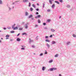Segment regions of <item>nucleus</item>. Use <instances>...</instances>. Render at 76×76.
Wrapping results in <instances>:
<instances>
[{
	"mask_svg": "<svg viewBox=\"0 0 76 76\" xmlns=\"http://www.w3.org/2000/svg\"><path fill=\"white\" fill-rule=\"evenodd\" d=\"M34 42V40H31V39H29V41H28V42L29 44H31V42Z\"/></svg>",
	"mask_w": 76,
	"mask_h": 76,
	"instance_id": "f257e3e1",
	"label": "nucleus"
},
{
	"mask_svg": "<svg viewBox=\"0 0 76 76\" xmlns=\"http://www.w3.org/2000/svg\"><path fill=\"white\" fill-rule=\"evenodd\" d=\"M28 23H27L25 24L24 26L25 29H28Z\"/></svg>",
	"mask_w": 76,
	"mask_h": 76,
	"instance_id": "f03ea898",
	"label": "nucleus"
},
{
	"mask_svg": "<svg viewBox=\"0 0 76 76\" xmlns=\"http://www.w3.org/2000/svg\"><path fill=\"white\" fill-rule=\"evenodd\" d=\"M41 17V15H38L36 16V17H35V18L36 19H37L38 18H39Z\"/></svg>",
	"mask_w": 76,
	"mask_h": 76,
	"instance_id": "7ed1b4c3",
	"label": "nucleus"
},
{
	"mask_svg": "<svg viewBox=\"0 0 76 76\" xmlns=\"http://www.w3.org/2000/svg\"><path fill=\"white\" fill-rule=\"evenodd\" d=\"M54 70V68H50L48 69V71H53Z\"/></svg>",
	"mask_w": 76,
	"mask_h": 76,
	"instance_id": "20e7f679",
	"label": "nucleus"
},
{
	"mask_svg": "<svg viewBox=\"0 0 76 76\" xmlns=\"http://www.w3.org/2000/svg\"><path fill=\"white\" fill-rule=\"evenodd\" d=\"M56 43V42L54 41H52L51 42V44H55Z\"/></svg>",
	"mask_w": 76,
	"mask_h": 76,
	"instance_id": "39448f33",
	"label": "nucleus"
},
{
	"mask_svg": "<svg viewBox=\"0 0 76 76\" xmlns=\"http://www.w3.org/2000/svg\"><path fill=\"white\" fill-rule=\"evenodd\" d=\"M66 7L67 8L69 9V8H70V5L68 4L66 5Z\"/></svg>",
	"mask_w": 76,
	"mask_h": 76,
	"instance_id": "423d86ee",
	"label": "nucleus"
},
{
	"mask_svg": "<svg viewBox=\"0 0 76 76\" xmlns=\"http://www.w3.org/2000/svg\"><path fill=\"white\" fill-rule=\"evenodd\" d=\"M13 29L14 30H17L18 29V27H15Z\"/></svg>",
	"mask_w": 76,
	"mask_h": 76,
	"instance_id": "0eeeda50",
	"label": "nucleus"
},
{
	"mask_svg": "<svg viewBox=\"0 0 76 76\" xmlns=\"http://www.w3.org/2000/svg\"><path fill=\"white\" fill-rule=\"evenodd\" d=\"M45 69H46L45 67H44V66H43V67H42V70H43V71H44V70H45Z\"/></svg>",
	"mask_w": 76,
	"mask_h": 76,
	"instance_id": "6e6552de",
	"label": "nucleus"
},
{
	"mask_svg": "<svg viewBox=\"0 0 76 76\" xmlns=\"http://www.w3.org/2000/svg\"><path fill=\"white\" fill-rule=\"evenodd\" d=\"M29 15V13L27 12H26L25 13V16H28Z\"/></svg>",
	"mask_w": 76,
	"mask_h": 76,
	"instance_id": "1a4fd4ad",
	"label": "nucleus"
},
{
	"mask_svg": "<svg viewBox=\"0 0 76 76\" xmlns=\"http://www.w3.org/2000/svg\"><path fill=\"white\" fill-rule=\"evenodd\" d=\"M54 7H55V4H53L52 6V8L53 9H54Z\"/></svg>",
	"mask_w": 76,
	"mask_h": 76,
	"instance_id": "9d476101",
	"label": "nucleus"
},
{
	"mask_svg": "<svg viewBox=\"0 0 76 76\" xmlns=\"http://www.w3.org/2000/svg\"><path fill=\"white\" fill-rule=\"evenodd\" d=\"M46 45H47V47H48V48H50V45H49V44H48V43L46 44Z\"/></svg>",
	"mask_w": 76,
	"mask_h": 76,
	"instance_id": "9b49d317",
	"label": "nucleus"
},
{
	"mask_svg": "<svg viewBox=\"0 0 76 76\" xmlns=\"http://www.w3.org/2000/svg\"><path fill=\"white\" fill-rule=\"evenodd\" d=\"M17 41H20L21 39H20L19 38H17V39H16Z\"/></svg>",
	"mask_w": 76,
	"mask_h": 76,
	"instance_id": "f8f14e48",
	"label": "nucleus"
},
{
	"mask_svg": "<svg viewBox=\"0 0 76 76\" xmlns=\"http://www.w3.org/2000/svg\"><path fill=\"white\" fill-rule=\"evenodd\" d=\"M23 1L24 3H26V2H28V0H23Z\"/></svg>",
	"mask_w": 76,
	"mask_h": 76,
	"instance_id": "ddd939ff",
	"label": "nucleus"
},
{
	"mask_svg": "<svg viewBox=\"0 0 76 76\" xmlns=\"http://www.w3.org/2000/svg\"><path fill=\"white\" fill-rule=\"evenodd\" d=\"M55 2V3H57L58 4H60V3L58 1H56Z\"/></svg>",
	"mask_w": 76,
	"mask_h": 76,
	"instance_id": "4468645a",
	"label": "nucleus"
},
{
	"mask_svg": "<svg viewBox=\"0 0 76 76\" xmlns=\"http://www.w3.org/2000/svg\"><path fill=\"white\" fill-rule=\"evenodd\" d=\"M51 32H54L55 31V30H54L53 29H51Z\"/></svg>",
	"mask_w": 76,
	"mask_h": 76,
	"instance_id": "2eb2a0df",
	"label": "nucleus"
},
{
	"mask_svg": "<svg viewBox=\"0 0 76 76\" xmlns=\"http://www.w3.org/2000/svg\"><path fill=\"white\" fill-rule=\"evenodd\" d=\"M45 2H44L43 3V8H44V7H45Z\"/></svg>",
	"mask_w": 76,
	"mask_h": 76,
	"instance_id": "dca6fc26",
	"label": "nucleus"
},
{
	"mask_svg": "<svg viewBox=\"0 0 76 76\" xmlns=\"http://www.w3.org/2000/svg\"><path fill=\"white\" fill-rule=\"evenodd\" d=\"M0 4H3V1L1 0H0Z\"/></svg>",
	"mask_w": 76,
	"mask_h": 76,
	"instance_id": "f3484780",
	"label": "nucleus"
},
{
	"mask_svg": "<svg viewBox=\"0 0 76 76\" xmlns=\"http://www.w3.org/2000/svg\"><path fill=\"white\" fill-rule=\"evenodd\" d=\"M32 17H33V16L31 15L28 16V18L29 19L31 18H32Z\"/></svg>",
	"mask_w": 76,
	"mask_h": 76,
	"instance_id": "a211bd4d",
	"label": "nucleus"
},
{
	"mask_svg": "<svg viewBox=\"0 0 76 76\" xmlns=\"http://www.w3.org/2000/svg\"><path fill=\"white\" fill-rule=\"evenodd\" d=\"M15 25H16V24H14V25H13L12 26V29L14 28V27H15Z\"/></svg>",
	"mask_w": 76,
	"mask_h": 76,
	"instance_id": "6ab92c4d",
	"label": "nucleus"
},
{
	"mask_svg": "<svg viewBox=\"0 0 76 76\" xmlns=\"http://www.w3.org/2000/svg\"><path fill=\"white\" fill-rule=\"evenodd\" d=\"M67 45H69L70 44V42H68L66 43Z\"/></svg>",
	"mask_w": 76,
	"mask_h": 76,
	"instance_id": "aec40b11",
	"label": "nucleus"
},
{
	"mask_svg": "<svg viewBox=\"0 0 76 76\" xmlns=\"http://www.w3.org/2000/svg\"><path fill=\"white\" fill-rule=\"evenodd\" d=\"M6 37L7 38H9L10 37V35L8 34L6 36Z\"/></svg>",
	"mask_w": 76,
	"mask_h": 76,
	"instance_id": "412c9836",
	"label": "nucleus"
},
{
	"mask_svg": "<svg viewBox=\"0 0 76 76\" xmlns=\"http://www.w3.org/2000/svg\"><path fill=\"white\" fill-rule=\"evenodd\" d=\"M49 2L50 4H52L53 3V2H52V1H51V0H49Z\"/></svg>",
	"mask_w": 76,
	"mask_h": 76,
	"instance_id": "4be33fe9",
	"label": "nucleus"
},
{
	"mask_svg": "<svg viewBox=\"0 0 76 76\" xmlns=\"http://www.w3.org/2000/svg\"><path fill=\"white\" fill-rule=\"evenodd\" d=\"M72 36L74 38H76V35H75V34H73L72 35Z\"/></svg>",
	"mask_w": 76,
	"mask_h": 76,
	"instance_id": "5701e85b",
	"label": "nucleus"
},
{
	"mask_svg": "<svg viewBox=\"0 0 76 76\" xmlns=\"http://www.w3.org/2000/svg\"><path fill=\"white\" fill-rule=\"evenodd\" d=\"M53 61V60H51L49 61V63H52Z\"/></svg>",
	"mask_w": 76,
	"mask_h": 76,
	"instance_id": "b1692460",
	"label": "nucleus"
},
{
	"mask_svg": "<svg viewBox=\"0 0 76 76\" xmlns=\"http://www.w3.org/2000/svg\"><path fill=\"white\" fill-rule=\"evenodd\" d=\"M45 41H46V42H50V40L48 39H46Z\"/></svg>",
	"mask_w": 76,
	"mask_h": 76,
	"instance_id": "393cba45",
	"label": "nucleus"
},
{
	"mask_svg": "<svg viewBox=\"0 0 76 76\" xmlns=\"http://www.w3.org/2000/svg\"><path fill=\"white\" fill-rule=\"evenodd\" d=\"M58 56V54H56V55L55 56V57H57Z\"/></svg>",
	"mask_w": 76,
	"mask_h": 76,
	"instance_id": "a878e982",
	"label": "nucleus"
},
{
	"mask_svg": "<svg viewBox=\"0 0 76 76\" xmlns=\"http://www.w3.org/2000/svg\"><path fill=\"white\" fill-rule=\"evenodd\" d=\"M22 35H26V33L24 32L22 34Z\"/></svg>",
	"mask_w": 76,
	"mask_h": 76,
	"instance_id": "bb28decb",
	"label": "nucleus"
},
{
	"mask_svg": "<svg viewBox=\"0 0 76 76\" xmlns=\"http://www.w3.org/2000/svg\"><path fill=\"white\" fill-rule=\"evenodd\" d=\"M32 7H34V8H36V7H35V5H34V4H32Z\"/></svg>",
	"mask_w": 76,
	"mask_h": 76,
	"instance_id": "cd10ccee",
	"label": "nucleus"
},
{
	"mask_svg": "<svg viewBox=\"0 0 76 76\" xmlns=\"http://www.w3.org/2000/svg\"><path fill=\"white\" fill-rule=\"evenodd\" d=\"M10 33H15V31H10Z\"/></svg>",
	"mask_w": 76,
	"mask_h": 76,
	"instance_id": "c85d7f7f",
	"label": "nucleus"
},
{
	"mask_svg": "<svg viewBox=\"0 0 76 76\" xmlns=\"http://www.w3.org/2000/svg\"><path fill=\"white\" fill-rule=\"evenodd\" d=\"M30 9V11H32L33 10H34L33 9V8L31 7Z\"/></svg>",
	"mask_w": 76,
	"mask_h": 76,
	"instance_id": "c756f323",
	"label": "nucleus"
},
{
	"mask_svg": "<svg viewBox=\"0 0 76 76\" xmlns=\"http://www.w3.org/2000/svg\"><path fill=\"white\" fill-rule=\"evenodd\" d=\"M48 54L47 52V51L45 50V54Z\"/></svg>",
	"mask_w": 76,
	"mask_h": 76,
	"instance_id": "7c9ffc66",
	"label": "nucleus"
},
{
	"mask_svg": "<svg viewBox=\"0 0 76 76\" xmlns=\"http://www.w3.org/2000/svg\"><path fill=\"white\" fill-rule=\"evenodd\" d=\"M7 29H11V27H7Z\"/></svg>",
	"mask_w": 76,
	"mask_h": 76,
	"instance_id": "2f4dec72",
	"label": "nucleus"
},
{
	"mask_svg": "<svg viewBox=\"0 0 76 76\" xmlns=\"http://www.w3.org/2000/svg\"><path fill=\"white\" fill-rule=\"evenodd\" d=\"M16 2H18V1H15V2H13V3H12V4H13V5L15 4V3H16Z\"/></svg>",
	"mask_w": 76,
	"mask_h": 76,
	"instance_id": "473e14b6",
	"label": "nucleus"
},
{
	"mask_svg": "<svg viewBox=\"0 0 76 76\" xmlns=\"http://www.w3.org/2000/svg\"><path fill=\"white\" fill-rule=\"evenodd\" d=\"M19 29L20 31H21V30H22V29H23V28H19Z\"/></svg>",
	"mask_w": 76,
	"mask_h": 76,
	"instance_id": "72a5a7b5",
	"label": "nucleus"
},
{
	"mask_svg": "<svg viewBox=\"0 0 76 76\" xmlns=\"http://www.w3.org/2000/svg\"><path fill=\"white\" fill-rule=\"evenodd\" d=\"M59 0L60 2L61 3H62L63 2V0Z\"/></svg>",
	"mask_w": 76,
	"mask_h": 76,
	"instance_id": "f704fd0d",
	"label": "nucleus"
},
{
	"mask_svg": "<svg viewBox=\"0 0 76 76\" xmlns=\"http://www.w3.org/2000/svg\"><path fill=\"white\" fill-rule=\"evenodd\" d=\"M32 48H35V45H33L32 46Z\"/></svg>",
	"mask_w": 76,
	"mask_h": 76,
	"instance_id": "c9c22d12",
	"label": "nucleus"
},
{
	"mask_svg": "<svg viewBox=\"0 0 76 76\" xmlns=\"http://www.w3.org/2000/svg\"><path fill=\"white\" fill-rule=\"evenodd\" d=\"M38 23H41V21H40L39 20H38Z\"/></svg>",
	"mask_w": 76,
	"mask_h": 76,
	"instance_id": "e433bc0d",
	"label": "nucleus"
},
{
	"mask_svg": "<svg viewBox=\"0 0 76 76\" xmlns=\"http://www.w3.org/2000/svg\"><path fill=\"white\" fill-rule=\"evenodd\" d=\"M21 47H23V48H25L26 47H25V46L24 45H22Z\"/></svg>",
	"mask_w": 76,
	"mask_h": 76,
	"instance_id": "4c0bfd02",
	"label": "nucleus"
},
{
	"mask_svg": "<svg viewBox=\"0 0 76 76\" xmlns=\"http://www.w3.org/2000/svg\"><path fill=\"white\" fill-rule=\"evenodd\" d=\"M47 12H50V9L48 10H47Z\"/></svg>",
	"mask_w": 76,
	"mask_h": 76,
	"instance_id": "58836bf2",
	"label": "nucleus"
},
{
	"mask_svg": "<svg viewBox=\"0 0 76 76\" xmlns=\"http://www.w3.org/2000/svg\"><path fill=\"white\" fill-rule=\"evenodd\" d=\"M25 48H21V50H25Z\"/></svg>",
	"mask_w": 76,
	"mask_h": 76,
	"instance_id": "ea45409f",
	"label": "nucleus"
},
{
	"mask_svg": "<svg viewBox=\"0 0 76 76\" xmlns=\"http://www.w3.org/2000/svg\"><path fill=\"white\" fill-rule=\"evenodd\" d=\"M42 55H43V53H41V54H40L39 56H42Z\"/></svg>",
	"mask_w": 76,
	"mask_h": 76,
	"instance_id": "a19ab883",
	"label": "nucleus"
},
{
	"mask_svg": "<svg viewBox=\"0 0 76 76\" xmlns=\"http://www.w3.org/2000/svg\"><path fill=\"white\" fill-rule=\"evenodd\" d=\"M48 37H49L48 36H45V38L46 39H47V38H48Z\"/></svg>",
	"mask_w": 76,
	"mask_h": 76,
	"instance_id": "79ce46f5",
	"label": "nucleus"
},
{
	"mask_svg": "<svg viewBox=\"0 0 76 76\" xmlns=\"http://www.w3.org/2000/svg\"><path fill=\"white\" fill-rule=\"evenodd\" d=\"M31 3H29V5H28V6L29 7H31Z\"/></svg>",
	"mask_w": 76,
	"mask_h": 76,
	"instance_id": "37998d69",
	"label": "nucleus"
},
{
	"mask_svg": "<svg viewBox=\"0 0 76 76\" xmlns=\"http://www.w3.org/2000/svg\"><path fill=\"white\" fill-rule=\"evenodd\" d=\"M47 21L48 22H50V19H48L47 20Z\"/></svg>",
	"mask_w": 76,
	"mask_h": 76,
	"instance_id": "c03bdc74",
	"label": "nucleus"
},
{
	"mask_svg": "<svg viewBox=\"0 0 76 76\" xmlns=\"http://www.w3.org/2000/svg\"><path fill=\"white\" fill-rule=\"evenodd\" d=\"M53 70H57V68H53Z\"/></svg>",
	"mask_w": 76,
	"mask_h": 76,
	"instance_id": "a18cd8bd",
	"label": "nucleus"
},
{
	"mask_svg": "<svg viewBox=\"0 0 76 76\" xmlns=\"http://www.w3.org/2000/svg\"><path fill=\"white\" fill-rule=\"evenodd\" d=\"M49 37H50V38H52V37H53V35H50V36H49Z\"/></svg>",
	"mask_w": 76,
	"mask_h": 76,
	"instance_id": "49530a36",
	"label": "nucleus"
},
{
	"mask_svg": "<svg viewBox=\"0 0 76 76\" xmlns=\"http://www.w3.org/2000/svg\"><path fill=\"white\" fill-rule=\"evenodd\" d=\"M8 8L9 9V10H11V8L10 7H9Z\"/></svg>",
	"mask_w": 76,
	"mask_h": 76,
	"instance_id": "de8ad7c7",
	"label": "nucleus"
},
{
	"mask_svg": "<svg viewBox=\"0 0 76 76\" xmlns=\"http://www.w3.org/2000/svg\"><path fill=\"white\" fill-rule=\"evenodd\" d=\"M36 10L37 11H39V9H38V8H37V9H36Z\"/></svg>",
	"mask_w": 76,
	"mask_h": 76,
	"instance_id": "09e8293b",
	"label": "nucleus"
},
{
	"mask_svg": "<svg viewBox=\"0 0 76 76\" xmlns=\"http://www.w3.org/2000/svg\"><path fill=\"white\" fill-rule=\"evenodd\" d=\"M43 25H44V26H45V25H46V23H43Z\"/></svg>",
	"mask_w": 76,
	"mask_h": 76,
	"instance_id": "8fccbe9b",
	"label": "nucleus"
},
{
	"mask_svg": "<svg viewBox=\"0 0 76 76\" xmlns=\"http://www.w3.org/2000/svg\"><path fill=\"white\" fill-rule=\"evenodd\" d=\"M39 14V13L38 12H37L36 13V15H38Z\"/></svg>",
	"mask_w": 76,
	"mask_h": 76,
	"instance_id": "3c124183",
	"label": "nucleus"
},
{
	"mask_svg": "<svg viewBox=\"0 0 76 76\" xmlns=\"http://www.w3.org/2000/svg\"><path fill=\"white\" fill-rule=\"evenodd\" d=\"M7 28H4V30H6L7 29Z\"/></svg>",
	"mask_w": 76,
	"mask_h": 76,
	"instance_id": "603ef678",
	"label": "nucleus"
},
{
	"mask_svg": "<svg viewBox=\"0 0 76 76\" xmlns=\"http://www.w3.org/2000/svg\"><path fill=\"white\" fill-rule=\"evenodd\" d=\"M20 35V33H19L17 35V37H18Z\"/></svg>",
	"mask_w": 76,
	"mask_h": 76,
	"instance_id": "864d4df0",
	"label": "nucleus"
},
{
	"mask_svg": "<svg viewBox=\"0 0 76 76\" xmlns=\"http://www.w3.org/2000/svg\"><path fill=\"white\" fill-rule=\"evenodd\" d=\"M45 29H48V28H47V27H45Z\"/></svg>",
	"mask_w": 76,
	"mask_h": 76,
	"instance_id": "5fc2aeb1",
	"label": "nucleus"
},
{
	"mask_svg": "<svg viewBox=\"0 0 76 76\" xmlns=\"http://www.w3.org/2000/svg\"><path fill=\"white\" fill-rule=\"evenodd\" d=\"M35 27H38V25H36L35 26Z\"/></svg>",
	"mask_w": 76,
	"mask_h": 76,
	"instance_id": "6e6d98bb",
	"label": "nucleus"
},
{
	"mask_svg": "<svg viewBox=\"0 0 76 76\" xmlns=\"http://www.w3.org/2000/svg\"><path fill=\"white\" fill-rule=\"evenodd\" d=\"M59 76H62V75H61V74H59Z\"/></svg>",
	"mask_w": 76,
	"mask_h": 76,
	"instance_id": "4d7b16f0",
	"label": "nucleus"
},
{
	"mask_svg": "<svg viewBox=\"0 0 76 76\" xmlns=\"http://www.w3.org/2000/svg\"><path fill=\"white\" fill-rule=\"evenodd\" d=\"M31 19L32 20H34V18H31Z\"/></svg>",
	"mask_w": 76,
	"mask_h": 76,
	"instance_id": "13d9d810",
	"label": "nucleus"
},
{
	"mask_svg": "<svg viewBox=\"0 0 76 76\" xmlns=\"http://www.w3.org/2000/svg\"><path fill=\"white\" fill-rule=\"evenodd\" d=\"M37 6H39V4H37Z\"/></svg>",
	"mask_w": 76,
	"mask_h": 76,
	"instance_id": "bf43d9fd",
	"label": "nucleus"
},
{
	"mask_svg": "<svg viewBox=\"0 0 76 76\" xmlns=\"http://www.w3.org/2000/svg\"><path fill=\"white\" fill-rule=\"evenodd\" d=\"M61 18V16H59V19H60V18Z\"/></svg>",
	"mask_w": 76,
	"mask_h": 76,
	"instance_id": "052dcab7",
	"label": "nucleus"
},
{
	"mask_svg": "<svg viewBox=\"0 0 76 76\" xmlns=\"http://www.w3.org/2000/svg\"><path fill=\"white\" fill-rule=\"evenodd\" d=\"M6 39H9V38H6Z\"/></svg>",
	"mask_w": 76,
	"mask_h": 76,
	"instance_id": "680f3d73",
	"label": "nucleus"
},
{
	"mask_svg": "<svg viewBox=\"0 0 76 76\" xmlns=\"http://www.w3.org/2000/svg\"><path fill=\"white\" fill-rule=\"evenodd\" d=\"M38 38V36H37L36 37V38Z\"/></svg>",
	"mask_w": 76,
	"mask_h": 76,
	"instance_id": "e2e57ef3",
	"label": "nucleus"
},
{
	"mask_svg": "<svg viewBox=\"0 0 76 76\" xmlns=\"http://www.w3.org/2000/svg\"><path fill=\"white\" fill-rule=\"evenodd\" d=\"M7 7H8L9 6L8 5V4H7Z\"/></svg>",
	"mask_w": 76,
	"mask_h": 76,
	"instance_id": "0e129e2a",
	"label": "nucleus"
},
{
	"mask_svg": "<svg viewBox=\"0 0 76 76\" xmlns=\"http://www.w3.org/2000/svg\"><path fill=\"white\" fill-rule=\"evenodd\" d=\"M0 42H1V40H0Z\"/></svg>",
	"mask_w": 76,
	"mask_h": 76,
	"instance_id": "69168bd1",
	"label": "nucleus"
},
{
	"mask_svg": "<svg viewBox=\"0 0 76 76\" xmlns=\"http://www.w3.org/2000/svg\"><path fill=\"white\" fill-rule=\"evenodd\" d=\"M13 40H12V39H11L10 40V41H12Z\"/></svg>",
	"mask_w": 76,
	"mask_h": 76,
	"instance_id": "338daca9",
	"label": "nucleus"
},
{
	"mask_svg": "<svg viewBox=\"0 0 76 76\" xmlns=\"http://www.w3.org/2000/svg\"><path fill=\"white\" fill-rule=\"evenodd\" d=\"M34 55H35V53H34Z\"/></svg>",
	"mask_w": 76,
	"mask_h": 76,
	"instance_id": "774afa93",
	"label": "nucleus"
}]
</instances>
